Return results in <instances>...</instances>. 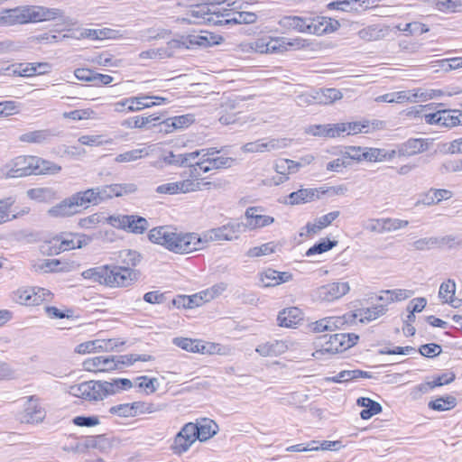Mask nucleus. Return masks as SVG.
Here are the masks:
<instances>
[{
	"label": "nucleus",
	"instance_id": "nucleus-1",
	"mask_svg": "<svg viewBox=\"0 0 462 462\" xmlns=\"http://www.w3.org/2000/svg\"><path fill=\"white\" fill-rule=\"evenodd\" d=\"M64 11L44 5H25L0 11V26L23 25L61 20Z\"/></svg>",
	"mask_w": 462,
	"mask_h": 462
},
{
	"label": "nucleus",
	"instance_id": "nucleus-2",
	"mask_svg": "<svg viewBox=\"0 0 462 462\" xmlns=\"http://www.w3.org/2000/svg\"><path fill=\"white\" fill-rule=\"evenodd\" d=\"M148 239L175 254H189L201 249V240L198 234L180 232L170 226L152 228Z\"/></svg>",
	"mask_w": 462,
	"mask_h": 462
},
{
	"label": "nucleus",
	"instance_id": "nucleus-3",
	"mask_svg": "<svg viewBox=\"0 0 462 462\" xmlns=\"http://www.w3.org/2000/svg\"><path fill=\"white\" fill-rule=\"evenodd\" d=\"M94 189L74 193L47 210V216L51 218H63L76 215L80 208H88L90 205H97Z\"/></svg>",
	"mask_w": 462,
	"mask_h": 462
},
{
	"label": "nucleus",
	"instance_id": "nucleus-4",
	"mask_svg": "<svg viewBox=\"0 0 462 462\" xmlns=\"http://www.w3.org/2000/svg\"><path fill=\"white\" fill-rule=\"evenodd\" d=\"M67 393L86 402H97L115 393L113 382L86 381L69 385Z\"/></svg>",
	"mask_w": 462,
	"mask_h": 462
},
{
	"label": "nucleus",
	"instance_id": "nucleus-5",
	"mask_svg": "<svg viewBox=\"0 0 462 462\" xmlns=\"http://www.w3.org/2000/svg\"><path fill=\"white\" fill-rule=\"evenodd\" d=\"M359 337L356 334L350 333H337L333 335L320 336L316 345L320 348L316 351V354H330L335 355L343 352L356 344Z\"/></svg>",
	"mask_w": 462,
	"mask_h": 462
},
{
	"label": "nucleus",
	"instance_id": "nucleus-6",
	"mask_svg": "<svg viewBox=\"0 0 462 462\" xmlns=\"http://www.w3.org/2000/svg\"><path fill=\"white\" fill-rule=\"evenodd\" d=\"M32 175V155H18L0 166V180Z\"/></svg>",
	"mask_w": 462,
	"mask_h": 462
},
{
	"label": "nucleus",
	"instance_id": "nucleus-7",
	"mask_svg": "<svg viewBox=\"0 0 462 462\" xmlns=\"http://www.w3.org/2000/svg\"><path fill=\"white\" fill-rule=\"evenodd\" d=\"M220 10H215L208 2L193 6L184 20L192 24L222 25Z\"/></svg>",
	"mask_w": 462,
	"mask_h": 462
},
{
	"label": "nucleus",
	"instance_id": "nucleus-8",
	"mask_svg": "<svg viewBox=\"0 0 462 462\" xmlns=\"http://www.w3.org/2000/svg\"><path fill=\"white\" fill-rule=\"evenodd\" d=\"M51 298V291L41 287H20L12 294L13 300L23 306H38Z\"/></svg>",
	"mask_w": 462,
	"mask_h": 462
},
{
	"label": "nucleus",
	"instance_id": "nucleus-9",
	"mask_svg": "<svg viewBox=\"0 0 462 462\" xmlns=\"http://www.w3.org/2000/svg\"><path fill=\"white\" fill-rule=\"evenodd\" d=\"M243 223H228L222 226L212 228L202 234L200 236L201 249L208 242L214 241H232L237 239L239 234L243 231Z\"/></svg>",
	"mask_w": 462,
	"mask_h": 462
},
{
	"label": "nucleus",
	"instance_id": "nucleus-10",
	"mask_svg": "<svg viewBox=\"0 0 462 462\" xmlns=\"http://www.w3.org/2000/svg\"><path fill=\"white\" fill-rule=\"evenodd\" d=\"M305 47V41L300 38L290 39L286 37L269 38L261 40V45L257 43L259 51L263 53H279L290 49L300 50Z\"/></svg>",
	"mask_w": 462,
	"mask_h": 462
},
{
	"label": "nucleus",
	"instance_id": "nucleus-11",
	"mask_svg": "<svg viewBox=\"0 0 462 462\" xmlns=\"http://www.w3.org/2000/svg\"><path fill=\"white\" fill-rule=\"evenodd\" d=\"M45 410L42 407L40 400L35 396L27 397L20 413V420L24 423H39L45 418Z\"/></svg>",
	"mask_w": 462,
	"mask_h": 462
},
{
	"label": "nucleus",
	"instance_id": "nucleus-12",
	"mask_svg": "<svg viewBox=\"0 0 462 462\" xmlns=\"http://www.w3.org/2000/svg\"><path fill=\"white\" fill-rule=\"evenodd\" d=\"M286 139L263 138L244 144L241 150L244 152H270L287 147Z\"/></svg>",
	"mask_w": 462,
	"mask_h": 462
},
{
	"label": "nucleus",
	"instance_id": "nucleus-13",
	"mask_svg": "<svg viewBox=\"0 0 462 462\" xmlns=\"http://www.w3.org/2000/svg\"><path fill=\"white\" fill-rule=\"evenodd\" d=\"M150 225L146 218L137 215H117V228L135 235L143 234Z\"/></svg>",
	"mask_w": 462,
	"mask_h": 462
},
{
	"label": "nucleus",
	"instance_id": "nucleus-14",
	"mask_svg": "<svg viewBox=\"0 0 462 462\" xmlns=\"http://www.w3.org/2000/svg\"><path fill=\"white\" fill-rule=\"evenodd\" d=\"M197 440L191 422L186 423L174 438L171 449L175 454L180 455L187 452Z\"/></svg>",
	"mask_w": 462,
	"mask_h": 462
},
{
	"label": "nucleus",
	"instance_id": "nucleus-15",
	"mask_svg": "<svg viewBox=\"0 0 462 462\" xmlns=\"http://www.w3.org/2000/svg\"><path fill=\"white\" fill-rule=\"evenodd\" d=\"M115 348L116 340L114 339H95L77 345L74 352L79 355H87L100 352H111Z\"/></svg>",
	"mask_w": 462,
	"mask_h": 462
},
{
	"label": "nucleus",
	"instance_id": "nucleus-16",
	"mask_svg": "<svg viewBox=\"0 0 462 462\" xmlns=\"http://www.w3.org/2000/svg\"><path fill=\"white\" fill-rule=\"evenodd\" d=\"M350 290L346 282H337L320 286L318 291V297L326 301H333L346 295Z\"/></svg>",
	"mask_w": 462,
	"mask_h": 462
},
{
	"label": "nucleus",
	"instance_id": "nucleus-17",
	"mask_svg": "<svg viewBox=\"0 0 462 462\" xmlns=\"http://www.w3.org/2000/svg\"><path fill=\"white\" fill-rule=\"evenodd\" d=\"M85 279H93L100 284L113 286L116 282L115 267L111 265H103L91 268L82 273Z\"/></svg>",
	"mask_w": 462,
	"mask_h": 462
},
{
	"label": "nucleus",
	"instance_id": "nucleus-18",
	"mask_svg": "<svg viewBox=\"0 0 462 462\" xmlns=\"http://www.w3.org/2000/svg\"><path fill=\"white\" fill-rule=\"evenodd\" d=\"M194 435L200 442L207 441L214 437L218 431V425L209 418L197 419L196 422H191Z\"/></svg>",
	"mask_w": 462,
	"mask_h": 462
},
{
	"label": "nucleus",
	"instance_id": "nucleus-19",
	"mask_svg": "<svg viewBox=\"0 0 462 462\" xmlns=\"http://www.w3.org/2000/svg\"><path fill=\"white\" fill-rule=\"evenodd\" d=\"M153 97L151 96H141L125 98L117 101V112L138 111L145 107L160 105V103L152 102Z\"/></svg>",
	"mask_w": 462,
	"mask_h": 462
},
{
	"label": "nucleus",
	"instance_id": "nucleus-20",
	"mask_svg": "<svg viewBox=\"0 0 462 462\" xmlns=\"http://www.w3.org/2000/svg\"><path fill=\"white\" fill-rule=\"evenodd\" d=\"M293 343L288 340H272L257 346L255 351L262 356H277L287 352Z\"/></svg>",
	"mask_w": 462,
	"mask_h": 462
},
{
	"label": "nucleus",
	"instance_id": "nucleus-21",
	"mask_svg": "<svg viewBox=\"0 0 462 462\" xmlns=\"http://www.w3.org/2000/svg\"><path fill=\"white\" fill-rule=\"evenodd\" d=\"M260 209L255 207L248 208L245 211L246 223L244 224L245 227L249 229H255L259 227L267 226L274 222V218L271 216H265L259 213Z\"/></svg>",
	"mask_w": 462,
	"mask_h": 462
},
{
	"label": "nucleus",
	"instance_id": "nucleus-22",
	"mask_svg": "<svg viewBox=\"0 0 462 462\" xmlns=\"http://www.w3.org/2000/svg\"><path fill=\"white\" fill-rule=\"evenodd\" d=\"M195 121V116L192 114H187L178 116H173L160 122V131L165 133H172L177 129H183L189 126Z\"/></svg>",
	"mask_w": 462,
	"mask_h": 462
},
{
	"label": "nucleus",
	"instance_id": "nucleus-23",
	"mask_svg": "<svg viewBox=\"0 0 462 462\" xmlns=\"http://www.w3.org/2000/svg\"><path fill=\"white\" fill-rule=\"evenodd\" d=\"M390 33V27L383 24H371L357 32L358 37L365 42L380 41L387 37Z\"/></svg>",
	"mask_w": 462,
	"mask_h": 462
},
{
	"label": "nucleus",
	"instance_id": "nucleus-24",
	"mask_svg": "<svg viewBox=\"0 0 462 462\" xmlns=\"http://www.w3.org/2000/svg\"><path fill=\"white\" fill-rule=\"evenodd\" d=\"M453 197V192L446 189H430L420 196L416 205L432 206L448 200Z\"/></svg>",
	"mask_w": 462,
	"mask_h": 462
},
{
	"label": "nucleus",
	"instance_id": "nucleus-25",
	"mask_svg": "<svg viewBox=\"0 0 462 462\" xmlns=\"http://www.w3.org/2000/svg\"><path fill=\"white\" fill-rule=\"evenodd\" d=\"M32 175H56L61 166L39 156L32 155Z\"/></svg>",
	"mask_w": 462,
	"mask_h": 462
},
{
	"label": "nucleus",
	"instance_id": "nucleus-26",
	"mask_svg": "<svg viewBox=\"0 0 462 462\" xmlns=\"http://www.w3.org/2000/svg\"><path fill=\"white\" fill-rule=\"evenodd\" d=\"M223 24H249L256 21V14L252 12H231L224 9L221 12Z\"/></svg>",
	"mask_w": 462,
	"mask_h": 462
},
{
	"label": "nucleus",
	"instance_id": "nucleus-27",
	"mask_svg": "<svg viewBox=\"0 0 462 462\" xmlns=\"http://www.w3.org/2000/svg\"><path fill=\"white\" fill-rule=\"evenodd\" d=\"M310 18H303L296 15L282 16L278 24L286 31H296L299 32H307L310 29Z\"/></svg>",
	"mask_w": 462,
	"mask_h": 462
},
{
	"label": "nucleus",
	"instance_id": "nucleus-28",
	"mask_svg": "<svg viewBox=\"0 0 462 462\" xmlns=\"http://www.w3.org/2000/svg\"><path fill=\"white\" fill-rule=\"evenodd\" d=\"M428 149V143L420 138H411L398 146V155L410 157Z\"/></svg>",
	"mask_w": 462,
	"mask_h": 462
},
{
	"label": "nucleus",
	"instance_id": "nucleus-29",
	"mask_svg": "<svg viewBox=\"0 0 462 462\" xmlns=\"http://www.w3.org/2000/svg\"><path fill=\"white\" fill-rule=\"evenodd\" d=\"M319 189H300L297 191L291 192L285 200V203L290 205L304 204L319 199Z\"/></svg>",
	"mask_w": 462,
	"mask_h": 462
},
{
	"label": "nucleus",
	"instance_id": "nucleus-30",
	"mask_svg": "<svg viewBox=\"0 0 462 462\" xmlns=\"http://www.w3.org/2000/svg\"><path fill=\"white\" fill-rule=\"evenodd\" d=\"M51 134L47 129L25 132L18 136V141L25 144H41L49 141Z\"/></svg>",
	"mask_w": 462,
	"mask_h": 462
},
{
	"label": "nucleus",
	"instance_id": "nucleus-31",
	"mask_svg": "<svg viewBox=\"0 0 462 462\" xmlns=\"http://www.w3.org/2000/svg\"><path fill=\"white\" fill-rule=\"evenodd\" d=\"M26 196L39 203H50L57 199L56 191L51 188L41 187L29 189Z\"/></svg>",
	"mask_w": 462,
	"mask_h": 462
},
{
	"label": "nucleus",
	"instance_id": "nucleus-32",
	"mask_svg": "<svg viewBox=\"0 0 462 462\" xmlns=\"http://www.w3.org/2000/svg\"><path fill=\"white\" fill-rule=\"evenodd\" d=\"M141 254L139 252L132 249L121 250L117 254V267L125 269H134L141 262Z\"/></svg>",
	"mask_w": 462,
	"mask_h": 462
},
{
	"label": "nucleus",
	"instance_id": "nucleus-33",
	"mask_svg": "<svg viewBox=\"0 0 462 462\" xmlns=\"http://www.w3.org/2000/svg\"><path fill=\"white\" fill-rule=\"evenodd\" d=\"M301 310L296 307L283 310L278 315L277 320L281 327L291 328L301 320Z\"/></svg>",
	"mask_w": 462,
	"mask_h": 462
},
{
	"label": "nucleus",
	"instance_id": "nucleus-34",
	"mask_svg": "<svg viewBox=\"0 0 462 462\" xmlns=\"http://www.w3.org/2000/svg\"><path fill=\"white\" fill-rule=\"evenodd\" d=\"M356 403L358 406L365 408L360 412V417L363 420H369L374 415L381 413L383 410L382 405L379 402L368 397L358 398Z\"/></svg>",
	"mask_w": 462,
	"mask_h": 462
},
{
	"label": "nucleus",
	"instance_id": "nucleus-35",
	"mask_svg": "<svg viewBox=\"0 0 462 462\" xmlns=\"http://www.w3.org/2000/svg\"><path fill=\"white\" fill-rule=\"evenodd\" d=\"M340 215L339 211H332L315 219L313 223L309 222L306 225L308 234H316L323 228L329 226Z\"/></svg>",
	"mask_w": 462,
	"mask_h": 462
},
{
	"label": "nucleus",
	"instance_id": "nucleus-36",
	"mask_svg": "<svg viewBox=\"0 0 462 462\" xmlns=\"http://www.w3.org/2000/svg\"><path fill=\"white\" fill-rule=\"evenodd\" d=\"M372 3V0H343L331 2L328 5V7L329 9L350 12L357 11L362 6L368 8Z\"/></svg>",
	"mask_w": 462,
	"mask_h": 462
},
{
	"label": "nucleus",
	"instance_id": "nucleus-37",
	"mask_svg": "<svg viewBox=\"0 0 462 462\" xmlns=\"http://www.w3.org/2000/svg\"><path fill=\"white\" fill-rule=\"evenodd\" d=\"M140 273L135 269L117 267V287H128L139 278Z\"/></svg>",
	"mask_w": 462,
	"mask_h": 462
},
{
	"label": "nucleus",
	"instance_id": "nucleus-38",
	"mask_svg": "<svg viewBox=\"0 0 462 462\" xmlns=\"http://www.w3.org/2000/svg\"><path fill=\"white\" fill-rule=\"evenodd\" d=\"M440 125L445 127H453L462 125V111L440 109Z\"/></svg>",
	"mask_w": 462,
	"mask_h": 462
},
{
	"label": "nucleus",
	"instance_id": "nucleus-39",
	"mask_svg": "<svg viewBox=\"0 0 462 462\" xmlns=\"http://www.w3.org/2000/svg\"><path fill=\"white\" fill-rule=\"evenodd\" d=\"M159 386L157 378H150L146 375L138 376L134 379V387L140 389L145 394L149 395L156 392Z\"/></svg>",
	"mask_w": 462,
	"mask_h": 462
},
{
	"label": "nucleus",
	"instance_id": "nucleus-40",
	"mask_svg": "<svg viewBox=\"0 0 462 462\" xmlns=\"http://www.w3.org/2000/svg\"><path fill=\"white\" fill-rule=\"evenodd\" d=\"M386 310L387 309L384 305H376L371 308L361 309L358 310L360 322L364 323L374 320L385 314Z\"/></svg>",
	"mask_w": 462,
	"mask_h": 462
},
{
	"label": "nucleus",
	"instance_id": "nucleus-41",
	"mask_svg": "<svg viewBox=\"0 0 462 462\" xmlns=\"http://www.w3.org/2000/svg\"><path fill=\"white\" fill-rule=\"evenodd\" d=\"M381 122L369 121L346 123V134H357L359 133H369L371 128L375 129Z\"/></svg>",
	"mask_w": 462,
	"mask_h": 462
},
{
	"label": "nucleus",
	"instance_id": "nucleus-42",
	"mask_svg": "<svg viewBox=\"0 0 462 462\" xmlns=\"http://www.w3.org/2000/svg\"><path fill=\"white\" fill-rule=\"evenodd\" d=\"M116 220L113 216L106 217L104 213H96L91 216L86 217L79 220V225L84 228H92L100 223H112V221Z\"/></svg>",
	"mask_w": 462,
	"mask_h": 462
},
{
	"label": "nucleus",
	"instance_id": "nucleus-43",
	"mask_svg": "<svg viewBox=\"0 0 462 462\" xmlns=\"http://www.w3.org/2000/svg\"><path fill=\"white\" fill-rule=\"evenodd\" d=\"M165 408L164 404H154L145 402H134L131 403V408L134 410V416L143 413H153L160 411Z\"/></svg>",
	"mask_w": 462,
	"mask_h": 462
},
{
	"label": "nucleus",
	"instance_id": "nucleus-44",
	"mask_svg": "<svg viewBox=\"0 0 462 462\" xmlns=\"http://www.w3.org/2000/svg\"><path fill=\"white\" fill-rule=\"evenodd\" d=\"M89 239L85 236L70 235L60 241V250L67 251L74 248H81L88 243Z\"/></svg>",
	"mask_w": 462,
	"mask_h": 462
},
{
	"label": "nucleus",
	"instance_id": "nucleus-45",
	"mask_svg": "<svg viewBox=\"0 0 462 462\" xmlns=\"http://www.w3.org/2000/svg\"><path fill=\"white\" fill-rule=\"evenodd\" d=\"M457 404V400L453 396L439 397L429 402V407L434 411H444L454 408Z\"/></svg>",
	"mask_w": 462,
	"mask_h": 462
},
{
	"label": "nucleus",
	"instance_id": "nucleus-46",
	"mask_svg": "<svg viewBox=\"0 0 462 462\" xmlns=\"http://www.w3.org/2000/svg\"><path fill=\"white\" fill-rule=\"evenodd\" d=\"M173 343L177 346L192 353L203 352L205 348L204 346L200 345V341L192 340L190 338L175 337Z\"/></svg>",
	"mask_w": 462,
	"mask_h": 462
},
{
	"label": "nucleus",
	"instance_id": "nucleus-47",
	"mask_svg": "<svg viewBox=\"0 0 462 462\" xmlns=\"http://www.w3.org/2000/svg\"><path fill=\"white\" fill-rule=\"evenodd\" d=\"M179 185L180 193H189L202 189V186H209L211 182H200L189 177V179L177 181Z\"/></svg>",
	"mask_w": 462,
	"mask_h": 462
},
{
	"label": "nucleus",
	"instance_id": "nucleus-48",
	"mask_svg": "<svg viewBox=\"0 0 462 462\" xmlns=\"http://www.w3.org/2000/svg\"><path fill=\"white\" fill-rule=\"evenodd\" d=\"M211 171V167L208 164V159H199L198 162H194V165H192L191 169L189 170L188 175L189 177L195 179V180H200L203 173H207Z\"/></svg>",
	"mask_w": 462,
	"mask_h": 462
},
{
	"label": "nucleus",
	"instance_id": "nucleus-49",
	"mask_svg": "<svg viewBox=\"0 0 462 462\" xmlns=\"http://www.w3.org/2000/svg\"><path fill=\"white\" fill-rule=\"evenodd\" d=\"M315 98L319 103L331 104L342 98V93L336 88H326L317 93Z\"/></svg>",
	"mask_w": 462,
	"mask_h": 462
},
{
	"label": "nucleus",
	"instance_id": "nucleus-50",
	"mask_svg": "<svg viewBox=\"0 0 462 462\" xmlns=\"http://www.w3.org/2000/svg\"><path fill=\"white\" fill-rule=\"evenodd\" d=\"M337 244V241H332L328 238L321 239L319 243L308 249L306 256H312L314 254L325 253L336 246Z\"/></svg>",
	"mask_w": 462,
	"mask_h": 462
},
{
	"label": "nucleus",
	"instance_id": "nucleus-51",
	"mask_svg": "<svg viewBox=\"0 0 462 462\" xmlns=\"http://www.w3.org/2000/svg\"><path fill=\"white\" fill-rule=\"evenodd\" d=\"M78 141L80 144L88 146H101L113 143L112 138L107 139L104 135H82Z\"/></svg>",
	"mask_w": 462,
	"mask_h": 462
},
{
	"label": "nucleus",
	"instance_id": "nucleus-52",
	"mask_svg": "<svg viewBox=\"0 0 462 462\" xmlns=\"http://www.w3.org/2000/svg\"><path fill=\"white\" fill-rule=\"evenodd\" d=\"M456 291V283L453 280L442 282L439 287V296L445 302H452Z\"/></svg>",
	"mask_w": 462,
	"mask_h": 462
},
{
	"label": "nucleus",
	"instance_id": "nucleus-53",
	"mask_svg": "<svg viewBox=\"0 0 462 462\" xmlns=\"http://www.w3.org/2000/svg\"><path fill=\"white\" fill-rule=\"evenodd\" d=\"M137 34L126 29H117V45H133L138 41Z\"/></svg>",
	"mask_w": 462,
	"mask_h": 462
},
{
	"label": "nucleus",
	"instance_id": "nucleus-54",
	"mask_svg": "<svg viewBox=\"0 0 462 462\" xmlns=\"http://www.w3.org/2000/svg\"><path fill=\"white\" fill-rule=\"evenodd\" d=\"M60 265V262L57 259H45L34 264V269L36 272L50 273L62 270Z\"/></svg>",
	"mask_w": 462,
	"mask_h": 462
},
{
	"label": "nucleus",
	"instance_id": "nucleus-55",
	"mask_svg": "<svg viewBox=\"0 0 462 462\" xmlns=\"http://www.w3.org/2000/svg\"><path fill=\"white\" fill-rule=\"evenodd\" d=\"M323 20H326V17H318V18H310V29H308L309 33L321 35L323 33H328V25L324 23Z\"/></svg>",
	"mask_w": 462,
	"mask_h": 462
},
{
	"label": "nucleus",
	"instance_id": "nucleus-56",
	"mask_svg": "<svg viewBox=\"0 0 462 462\" xmlns=\"http://www.w3.org/2000/svg\"><path fill=\"white\" fill-rule=\"evenodd\" d=\"M342 378L343 383L356 381L359 378H372V374L368 372L362 370H344L339 373V378Z\"/></svg>",
	"mask_w": 462,
	"mask_h": 462
},
{
	"label": "nucleus",
	"instance_id": "nucleus-57",
	"mask_svg": "<svg viewBox=\"0 0 462 462\" xmlns=\"http://www.w3.org/2000/svg\"><path fill=\"white\" fill-rule=\"evenodd\" d=\"M95 112L92 109H77L70 112H64L62 117L72 120H88L93 118Z\"/></svg>",
	"mask_w": 462,
	"mask_h": 462
},
{
	"label": "nucleus",
	"instance_id": "nucleus-58",
	"mask_svg": "<svg viewBox=\"0 0 462 462\" xmlns=\"http://www.w3.org/2000/svg\"><path fill=\"white\" fill-rule=\"evenodd\" d=\"M15 203V198L7 197L0 199V221H11L10 209Z\"/></svg>",
	"mask_w": 462,
	"mask_h": 462
},
{
	"label": "nucleus",
	"instance_id": "nucleus-59",
	"mask_svg": "<svg viewBox=\"0 0 462 462\" xmlns=\"http://www.w3.org/2000/svg\"><path fill=\"white\" fill-rule=\"evenodd\" d=\"M290 165L288 164V159H279L275 163V171L280 175L278 177V180H275V184L279 185L281 183L285 182L288 178V171H289Z\"/></svg>",
	"mask_w": 462,
	"mask_h": 462
},
{
	"label": "nucleus",
	"instance_id": "nucleus-60",
	"mask_svg": "<svg viewBox=\"0 0 462 462\" xmlns=\"http://www.w3.org/2000/svg\"><path fill=\"white\" fill-rule=\"evenodd\" d=\"M260 281L263 287H273L279 285L278 271L268 269L260 274Z\"/></svg>",
	"mask_w": 462,
	"mask_h": 462
},
{
	"label": "nucleus",
	"instance_id": "nucleus-61",
	"mask_svg": "<svg viewBox=\"0 0 462 462\" xmlns=\"http://www.w3.org/2000/svg\"><path fill=\"white\" fill-rule=\"evenodd\" d=\"M363 158L368 162H383L385 161V150L379 148H365Z\"/></svg>",
	"mask_w": 462,
	"mask_h": 462
},
{
	"label": "nucleus",
	"instance_id": "nucleus-62",
	"mask_svg": "<svg viewBox=\"0 0 462 462\" xmlns=\"http://www.w3.org/2000/svg\"><path fill=\"white\" fill-rule=\"evenodd\" d=\"M322 319L324 321V326L328 328V331H334L337 328H341L348 322L346 315L342 317H327Z\"/></svg>",
	"mask_w": 462,
	"mask_h": 462
},
{
	"label": "nucleus",
	"instance_id": "nucleus-63",
	"mask_svg": "<svg viewBox=\"0 0 462 462\" xmlns=\"http://www.w3.org/2000/svg\"><path fill=\"white\" fill-rule=\"evenodd\" d=\"M412 247L416 250L424 251L438 247L437 237H423L412 243Z\"/></svg>",
	"mask_w": 462,
	"mask_h": 462
},
{
	"label": "nucleus",
	"instance_id": "nucleus-64",
	"mask_svg": "<svg viewBox=\"0 0 462 462\" xmlns=\"http://www.w3.org/2000/svg\"><path fill=\"white\" fill-rule=\"evenodd\" d=\"M20 106L13 100L0 102V117H6L19 113Z\"/></svg>",
	"mask_w": 462,
	"mask_h": 462
}]
</instances>
